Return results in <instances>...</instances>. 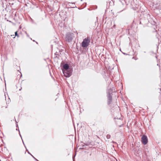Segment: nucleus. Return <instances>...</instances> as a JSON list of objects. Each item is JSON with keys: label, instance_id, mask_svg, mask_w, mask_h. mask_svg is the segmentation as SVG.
Masks as SVG:
<instances>
[{"label": "nucleus", "instance_id": "obj_1", "mask_svg": "<svg viewBox=\"0 0 161 161\" xmlns=\"http://www.w3.org/2000/svg\"><path fill=\"white\" fill-rule=\"evenodd\" d=\"M91 38L90 37H87L85 38L81 43V46L84 48L88 47L90 42Z\"/></svg>", "mask_w": 161, "mask_h": 161}, {"label": "nucleus", "instance_id": "obj_2", "mask_svg": "<svg viewBox=\"0 0 161 161\" xmlns=\"http://www.w3.org/2000/svg\"><path fill=\"white\" fill-rule=\"evenodd\" d=\"M113 92V90L111 88H110L109 90H108L107 92L108 99V105H109L111 104L112 101V95Z\"/></svg>", "mask_w": 161, "mask_h": 161}, {"label": "nucleus", "instance_id": "obj_3", "mask_svg": "<svg viewBox=\"0 0 161 161\" xmlns=\"http://www.w3.org/2000/svg\"><path fill=\"white\" fill-rule=\"evenodd\" d=\"M73 70L71 69H69L66 70H63V72L64 76L66 77H70L72 75Z\"/></svg>", "mask_w": 161, "mask_h": 161}, {"label": "nucleus", "instance_id": "obj_4", "mask_svg": "<svg viewBox=\"0 0 161 161\" xmlns=\"http://www.w3.org/2000/svg\"><path fill=\"white\" fill-rule=\"evenodd\" d=\"M73 34L68 32L67 33L65 36L66 41L68 42H71L73 39Z\"/></svg>", "mask_w": 161, "mask_h": 161}, {"label": "nucleus", "instance_id": "obj_5", "mask_svg": "<svg viewBox=\"0 0 161 161\" xmlns=\"http://www.w3.org/2000/svg\"><path fill=\"white\" fill-rule=\"evenodd\" d=\"M142 142L144 144H146L148 142V139L147 137L145 135L142 136Z\"/></svg>", "mask_w": 161, "mask_h": 161}, {"label": "nucleus", "instance_id": "obj_6", "mask_svg": "<svg viewBox=\"0 0 161 161\" xmlns=\"http://www.w3.org/2000/svg\"><path fill=\"white\" fill-rule=\"evenodd\" d=\"M147 19L148 20V22L149 23H151L152 24V25H155V22L154 21H153V22H152V19L150 18V16L149 14H147Z\"/></svg>", "mask_w": 161, "mask_h": 161}, {"label": "nucleus", "instance_id": "obj_7", "mask_svg": "<svg viewBox=\"0 0 161 161\" xmlns=\"http://www.w3.org/2000/svg\"><path fill=\"white\" fill-rule=\"evenodd\" d=\"M69 66L68 64H64L63 66L62 70H67L69 69Z\"/></svg>", "mask_w": 161, "mask_h": 161}, {"label": "nucleus", "instance_id": "obj_8", "mask_svg": "<svg viewBox=\"0 0 161 161\" xmlns=\"http://www.w3.org/2000/svg\"><path fill=\"white\" fill-rule=\"evenodd\" d=\"M111 136L110 135L108 134L106 136V138L107 139H109L110 138Z\"/></svg>", "mask_w": 161, "mask_h": 161}, {"label": "nucleus", "instance_id": "obj_9", "mask_svg": "<svg viewBox=\"0 0 161 161\" xmlns=\"http://www.w3.org/2000/svg\"><path fill=\"white\" fill-rule=\"evenodd\" d=\"M15 36H17L18 37L19 36V35L17 34V31H16L15 32Z\"/></svg>", "mask_w": 161, "mask_h": 161}, {"label": "nucleus", "instance_id": "obj_10", "mask_svg": "<svg viewBox=\"0 0 161 161\" xmlns=\"http://www.w3.org/2000/svg\"><path fill=\"white\" fill-rule=\"evenodd\" d=\"M158 8H159L161 9V3H160V4L158 5Z\"/></svg>", "mask_w": 161, "mask_h": 161}, {"label": "nucleus", "instance_id": "obj_11", "mask_svg": "<svg viewBox=\"0 0 161 161\" xmlns=\"http://www.w3.org/2000/svg\"><path fill=\"white\" fill-rule=\"evenodd\" d=\"M32 157H33V158L35 160H36V161H39V160H38L36 158L33 156H32Z\"/></svg>", "mask_w": 161, "mask_h": 161}, {"label": "nucleus", "instance_id": "obj_12", "mask_svg": "<svg viewBox=\"0 0 161 161\" xmlns=\"http://www.w3.org/2000/svg\"><path fill=\"white\" fill-rule=\"evenodd\" d=\"M28 154L31 155L32 156H33L28 151Z\"/></svg>", "mask_w": 161, "mask_h": 161}, {"label": "nucleus", "instance_id": "obj_13", "mask_svg": "<svg viewBox=\"0 0 161 161\" xmlns=\"http://www.w3.org/2000/svg\"><path fill=\"white\" fill-rule=\"evenodd\" d=\"M25 34H26V35H27V36L28 37L29 36L28 35V34L26 32H25Z\"/></svg>", "mask_w": 161, "mask_h": 161}, {"label": "nucleus", "instance_id": "obj_14", "mask_svg": "<svg viewBox=\"0 0 161 161\" xmlns=\"http://www.w3.org/2000/svg\"><path fill=\"white\" fill-rule=\"evenodd\" d=\"M14 119H15V122H16V123H17V122L16 120V119H15V118H14Z\"/></svg>", "mask_w": 161, "mask_h": 161}, {"label": "nucleus", "instance_id": "obj_15", "mask_svg": "<svg viewBox=\"0 0 161 161\" xmlns=\"http://www.w3.org/2000/svg\"><path fill=\"white\" fill-rule=\"evenodd\" d=\"M75 156H74H74H73V159H74V157H75Z\"/></svg>", "mask_w": 161, "mask_h": 161}, {"label": "nucleus", "instance_id": "obj_16", "mask_svg": "<svg viewBox=\"0 0 161 161\" xmlns=\"http://www.w3.org/2000/svg\"><path fill=\"white\" fill-rule=\"evenodd\" d=\"M19 135L20 136V137H21V138H22L21 136V135H20V134H19Z\"/></svg>", "mask_w": 161, "mask_h": 161}, {"label": "nucleus", "instance_id": "obj_17", "mask_svg": "<svg viewBox=\"0 0 161 161\" xmlns=\"http://www.w3.org/2000/svg\"><path fill=\"white\" fill-rule=\"evenodd\" d=\"M16 124V127L18 126V125L17 124Z\"/></svg>", "mask_w": 161, "mask_h": 161}, {"label": "nucleus", "instance_id": "obj_18", "mask_svg": "<svg viewBox=\"0 0 161 161\" xmlns=\"http://www.w3.org/2000/svg\"><path fill=\"white\" fill-rule=\"evenodd\" d=\"M23 144H24V145H25V144H24V142L23 141Z\"/></svg>", "mask_w": 161, "mask_h": 161}, {"label": "nucleus", "instance_id": "obj_19", "mask_svg": "<svg viewBox=\"0 0 161 161\" xmlns=\"http://www.w3.org/2000/svg\"><path fill=\"white\" fill-rule=\"evenodd\" d=\"M157 65H158L159 66H160L159 64V65L158 64H157Z\"/></svg>", "mask_w": 161, "mask_h": 161}]
</instances>
